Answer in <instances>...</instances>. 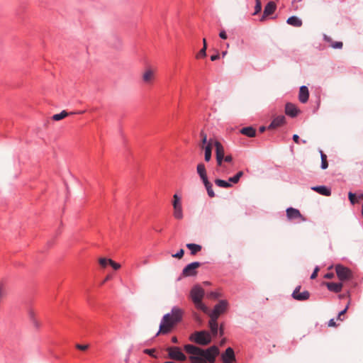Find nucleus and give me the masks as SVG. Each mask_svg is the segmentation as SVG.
Listing matches in <instances>:
<instances>
[{"label":"nucleus","instance_id":"nucleus-1","mask_svg":"<svg viewBox=\"0 0 363 363\" xmlns=\"http://www.w3.org/2000/svg\"><path fill=\"white\" fill-rule=\"evenodd\" d=\"M183 315L184 311L182 309L174 306L170 313L164 314L162 318L156 336L170 333L173 328L182 320Z\"/></svg>","mask_w":363,"mask_h":363},{"label":"nucleus","instance_id":"nucleus-2","mask_svg":"<svg viewBox=\"0 0 363 363\" xmlns=\"http://www.w3.org/2000/svg\"><path fill=\"white\" fill-rule=\"evenodd\" d=\"M205 295L204 289L199 284L194 285L190 290L189 297L195 307L203 313H207L208 307L203 303L202 300Z\"/></svg>","mask_w":363,"mask_h":363},{"label":"nucleus","instance_id":"nucleus-3","mask_svg":"<svg viewBox=\"0 0 363 363\" xmlns=\"http://www.w3.org/2000/svg\"><path fill=\"white\" fill-rule=\"evenodd\" d=\"M189 340L197 345L206 346L211 343L212 338L210 333L207 330H200L191 333Z\"/></svg>","mask_w":363,"mask_h":363},{"label":"nucleus","instance_id":"nucleus-4","mask_svg":"<svg viewBox=\"0 0 363 363\" xmlns=\"http://www.w3.org/2000/svg\"><path fill=\"white\" fill-rule=\"evenodd\" d=\"M184 351L190 354L189 359L191 363H202L204 360L202 359V348L194 345L187 344L184 346Z\"/></svg>","mask_w":363,"mask_h":363},{"label":"nucleus","instance_id":"nucleus-5","mask_svg":"<svg viewBox=\"0 0 363 363\" xmlns=\"http://www.w3.org/2000/svg\"><path fill=\"white\" fill-rule=\"evenodd\" d=\"M215 147H216V158L217 166L221 169V171L223 173H229V171L227 169V167L225 164H223V158L225 156V150L223 145L218 142H215Z\"/></svg>","mask_w":363,"mask_h":363},{"label":"nucleus","instance_id":"nucleus-6","mask_svg":"<svg viewBox=\"0 0 363 363\" xmlns=\"http://www.w3.org/2000/svg\"><path fill=\"white\" fill-rule=\"evenodd\" d=\"M202 359L204 360L202 363H214L216 357L219 354V349L217 346L213 345L206 350L202 349Z\"/></svg>","mask_w":363,"mask_h":363},{"label":"nucleus","instance_id":"nucleus-7","mask_svg":"<svg viewBox=\"0 0 363 363\" xmlns=\"http://www.w3.org/2000/svg\"><path fill=\"white\" fill-rule=\"evenodd\" d=\"M167 357L175 360L183 362L186 359V356L182 352L179 347H169L167 348Z\"/></svg>","mask_w":363,"mask_h":363},{"label":"nucleus","instance_id":"nucleus-8","mask_svg":"<svg viewBox=\"0 0 363 363\" xmlns=\"http://www.w3.org/2000/svg\"><path fill=\"white\" fill-rule=\"evenodd\" d=\"M172 205L174 208L173 216L174 218L182 220L184 217L182 199L177 194L173 196Z\"/></svg>","mask_w":363,"mask_h":363},{"label":"nucleus","instance_id":"nucleus-9","mask_svg":"<svg viewBox=\"0 0 363 363\" xmlns=\"http://www.w3.org/2000/svg\"><path fill=\"white\" fill-rule=\"evenodd\" d=\"M227 306V301L220 300L214 306L213 311L208 314L209 318L218 320V317L226 311Z\"/></svg>","mask_w":363,"mask_h":363},{"label":"nucleus","instance_id":"nucleus-10","mask_svg":"<svg viewBox=\"0 0 363 363\" xmlns=\"http://www.w3.org/2000/svg\"><path fill=\"white\" fill-rule=\"evenodd\" d=\"M201 266L199 262H193L188 264L182 270V275L184 277H194L197 274L196 269Z\"/></svg>","mask_w":363,"mask_h":363},{"label":"nucleus","instance_id":"nucleus-11","mask_svg":"<svg viewBox=\"0 0 363 363\" xmlns=\"http://www.w3.org/2000/svg\"><path fill=\"white\" fill-rule=\"evenodd\" d=\"M336 274L341 281H346L350 279L352 277L351 271L342 265H337L335 267Z\"/></svg>","mask_w":363,"mask_h":363},{"label":"nucleus","instance_id":"nucleus-12","mask_svg":"<svg viewBox=\"0 0 363 363\" xmlns=\"http://www.w3.org/2000/svg\"><path fill=\"white\" fill-rule=\"evenodd\" d=\"M287 218L290 220L294 219H299L301 221L305 222L306 221V218L303 216L299 210L290 207L288 208L286 211Z\"/></svg>","mask_w":363,"mask_h":363},{"label":"nucleus","instance_id":"nucleus-13","mask_svg":"<svg viewBox=\"0 0 363 363\" xmlns=\"http://www.w3.org/2000/svg\"><path fill=\"white\" fill-rule=\"evenodd\" d=\"M221 360L223 363H233L235 362V355L232 347H228L221 354Z\"/></svg>","mask_w":363,"mask_h":363},{"label":"nucleus","instance_id":"nucleus-14","mask_svg":"<svg viewBox=\"0 0 363 363\" xmlns=\"http://www.w3.org/2000/svg\"><path fill=\"white\" fill-rule=\"evenodd\" d=\"M301 286H297L292 294V297L297 301H306L310 297V294L308 291L300 292Z\"/></svg>","mask_w":363,"mask_h":363},{"label":"nucleus","instance_id":"nucleus-15","mask_svg":"<svg viewBox=\"0 0 363 363\" xmlns=\"http://www.w3.org/2000/svg\"><path fill=\"white\" fill-rule=\"evenodd\" d=\"M285 123L284 116H279L274 118L270 125L268 126L269 130L276 129Z\"/></svg>","mask_w":363,"mask_h":363},{"label":"nucleus","instance_id":"nucleus-16","mask_svg":"<svg viewBox=\"0 0 363 363\" xmlns=\"http://www.w3.org/2000/svg\"><path fill=\"white\" fill-rule=\"evenodd\" d=\"M276 9V4L273 1H269L267 3L264 9L263 15L260 19V21H264L265 18L271 14H272Z\"/></svg>","mask_w":363,"mask_h":363},{"label":"nucleus","instance_id":"nucleus-17","mask_svg":"<svg viewBox=\"0 0 363 363\" xmlns=\"http://www.w3.org/2000/svg\"><path fill=\"white\" fill-rule=\"evenodd\" d=\"M309 97V91L306 86H302L300 87L299 94H298V99L301 103H306L308 100Z\"/></svg>","mask_w":363,"mask_h":363},{"label":"nucleus","instance_id":"nucleus-18","mask_svg":"<svg viewBox=\"0 0 363 363\" xmlns=\"http://www.w3.org/2000/svg\"><path fill=\"white\" fill-rule=\"evenodd\" d=\"M285 112L288 116L295 117L299 113V110L294 104L288 103L285 106Z\"/></svg>","mask_w":363,"mask_h":363},{"label":"nucleus","instance_id":"nucleus-19","mask_svg":"<svg viewBox=\"0 0 363 363\" xmlns=\"http://www.w3.org/2000/svg\"><path fill=\"white\" fill-rule=\"evenodd\" d=\"M85 112V111H79L78 112H70V113H68L66 111H61L60 113H57V114H55L52 116V119L54 121H60L64 118H65L66 116H69V115H72V114H82Z\"/></svg>","mask_w":363,"mask_h":363},{"label":"nucleus","instance_id":"nucleus-20","mask_svg":"<svg viewBox=\"0 0 363 363\" xmlns=\"http://www.w3.org/2000/svg\"><path fill=\"white\" fill-rule=\"evenodd\" d=\"M218 320L210 318L208 321V327L210 328V334L213 337L216 336L218 333Z\"/></svg>","mask_w":363,"mask_h":363},{"label":"nucleus","instance_id":"nucleus-21","mask_svg":"<svg viewBox=\"0 0 363 363\" xmlns=\"http://www.w3.org/2000/svg\"><path fill=\"white\" fill-rule=\"evenodd\" d=\"M196 171L202 182L208 179L206 167L203 163L201 162L197 164Z\"/></svg>","mask_w":363,"mask_h":363},{"label":"nucleus","instance_id":"nucleus-22","mask_svg":"<svg viewBox=\"0 0 363 363\" xmlns=\"http://www.w3.org/2000/svg\"><path fill=\"white\" fill-rule=\"evenodd\" d=\"M327 288L330 291H333L335 293H338L341 291L342 289V283H334V282H327L325 284Z\"/></svg>","mask_w":363,"mask_h":363},{"label":"nucleus","instance_id":"nucleus-23","mask_svg":"<svg viewBox=\"0 0 363 363\" xmlns=\"http://www.w3.org/2000/svg\"><path fill=\"white\" fill-rule=\"evenodd\" d=\"M311 189L324 196H330L331 191L325 186H317L311 187Z\"/></svg>","mask_w":363,"mask_h":363},{"label":"nucleus","instance_id":"nucleus-24","mask_svg":"<svg viewBox=\"0 0 363 363\" xmlns=\"http://www.w3.org/2000/svg\"><path fill=\"white\" fill-rule=\"evenodd\" d=\"M186 247L190 250L191 255H195L197 252L201 250V245L195 243H188Z\"/></svg>","mask_w":363,"mask_h":363},{"label":"nucleus","instance_id":"nucleus-25","mask_svg":"<svg viewBox=\"0 0 363 363\" xmlns=\"http://www.w3.org/2000/svg\"><path fill=\"white\" fill-rule=\"evenodd\" d=\"M203 185L205 186V188L207 191V194L210 198L215 197L216 194L213 190V184L208 181V179H206L205 181H203Z\"/></svg>","mask_w":363,"mask_h":363},{"label":"nucleus","instance_id":"nucleus-26","mask_svg":"<svg viewBox=\"0 0 363 363\" xmlns=\"http://www.w3.org/2000/svg\"><path fill=\"white\" fill-rule=\"evenodd\" d=\"M205 154H204V160L206 162H209L211 159V153H212V145L210 142H208L205 147Z\"/></svg>","mask_w":363,"mask_h":363},{"label":"nucleus","instance_id":"nucleus-27","mask_svg":"<svg viewBox=\"0 0 363 363\" xmlns=\"http://www.w3.org/2000/svg\"><path fill=\"white\" fill-rule=\"evenodd\" d=\"M287 23L295 27H301L302 21L296 16H291L287 19Z\"/></svg>","mask_w":363,"mask_h":363},{"label":"nucleus","instance_id":"nucleus-28","mask_svg":"<svg viewBox=\"0 0 363 363\" xmlns=\"http://www.w3.org/2000/svg\"><path fill=\"white\" fill-rule=\"evenodd\" d=\"M215 184L221 188H230L232 186V184L230 183L229 180L225 181L220 179H216L215 180Z\"/></svg>","mask_w":363,"mask_h":363},{"label":"nucleus","instance_id":"nucleus-29","mask_svg":"<svg viewBox=\"0 0 363 363\" xmlns=\"http://www.w3.org/2000/svg\"><path fill=\"white\" fill-rule=\"evenodd\" d=\"M153 77V72L150 69H147L145 71V72L143 74V79L145 83H148L151 81Z\"/></svg>","mask_w":363,"mask_h":363},{"label":"nucleus","instance_id":"nucleus-30","mask_svg":"<svg viewBox=\"0 0 363 363\" xmlns=\"http://www.w3.org/2000/svg\"><path fill=\"white\" fill-rule=\"evenodd\" d=\"M242 175L243 172L242 171H239L235 175L228 179L230 183L237 184Z\"/></svg>","mask_w":363,"mask_h":363},{"label":"nucleus","instance_id":"nucleus-31","mask_svg":"<svg viewBox=\"0 0 363 363\" xmlns=\"http://www.w3.org/2000/svg\"><path fill=\"white\" fill-rule=\"evenodd\" d=\"M321 156V168L325 169L328 167V163L327 161V156L322 151H320Z\"/></svg>","mask_w":363,"mask_h":363},{"label":"nucleus","instance_id":"nucleus-32","mask_svg":"<svg viewBox=\"0 0 363 363\" xmlns=\"http://www.w3.org/2000/svg\"><path fill=\"white\" fill-rule=\"evenodd\" d=\"M206 47H203L200 51L196 54V59H201L203 58L206 56Z\"/></svg>","mask_w":363,"mask_h":363},{"label":"nucleus","instance_id":"nucleus-33","mask_svg":"<svg viewBox=\"0 0 363 363\" xmlns=\"http://www.w3.org/2000/svg\"><path fill=\"white\" fill-rule=\"evenodd\" d=\"M224 162L228 163L229 165L233 167V157H232V155H225L224 158H223V164H224Z\"/></svg>","mask_w":363,"mask_h":363},{"label":"nucleus","instance_id":"nucleus-34","mask_svg":"<svg viewBox=\"0 0 363 363\" xmlns=\"http://www.w3.org/2000/svg\"><path fill=\"white\" fill-rule=\"evenodd\" d=\"M143 352L146 354L150 355L152 357L157 358L155 355L156 350L155 349H145Z\"/></svg>","mask_w":363,"mask_h":363},{"label":"nucleus","instance_id":"nucleus-35","mask_svg":"<svg viewBox=\"0 0 363 363\" xmlns=\"http://www.w3.org/2000/svg\"><path fill=\"white\" fill-rule=\"evenodd\" d=\"M348 198L352 204H354L358 202L355 194H353L352 192H349Z\"/></svg>","mask_w":363,"mask_h":363},{"label":"nucleus","instance_id":"nucleus-36","mask_svg":"<svg viewBox=\"0 0 363 363\" xmlns=\"http://www.w3.org/2000/svg\"><path fill=\"white\" fill-rule=\"evenodd\" d=\"M255 1H256V5L255 6V12H254L253 15H256L262 9V4H261V2L259 1V0H255Z\"/></svg>","mask_w":363,"mask_h":363},{"label":"nucleus","instance_id":"nucleus-37","mask_svg":"<svg viewBox=\"0 0 363 363\" xmlns=\"http://www.w3.org/2000/svg\"><path fill=\"white\" fill-rule=\"evenodd\" d=\"M109 264L113 267V269L118 270L121 268V264L112 260L109 259Z\"/></svg>","mask_w":363,"mask_h":363},{"label":"nucleus","instance_id":"nucleus-38","mask_svg":"<svg viewBox=\"0 0 363 363\" xmlns=\"http://www.w3.org/2000/svg\"><path fill=\"white\" fill-rule=\"evenodd\" d=\"M75 347L77 349V350H82V351H85L87 349H89V345L86 344V345H82V344H77L75 345Z\"/></svg>","mask_w":363,"mask_h":363},{"label":"nucleus","instance_id":"nucleus-39","mask_svg":"<svg viewBox=\"0 0 363 363\" xmlns=\"http://www.w3.org/2000/svg\"><path fill=\"white\" fill-rule=\"evenodd\" d=\"M109 259L106 258H100L99 259V264L102 267H106L108 264H109Z\"/></svg>","mask_w":363,"mask_h":363},{"label":"nucleus","instance_id":"nucleus-40","mask_svg":"<svg viewBox=\"0 0 363 363\" xmlns=\"http://www.w3.org/2000/svg\"><path fill=\"white\" fill-rule=\"evenodd\" d=\"M343 46V43L342 42H333V44H330V47L334 49H341Z\"/></svg>","mask_w":363,"mask_h":363},{"label":"nucleus","instance_id":"nucleus-41","mask_svg":"<svg viewBox=\"0 0 363 363\" xmlns=\"http://www.w3.org/2000/svg\"><path fill=\"white\" fill-rule=\"evenodd\" d=\"M240 133L250 137V126H246L240 130Z\"/></svg>","mask_w":363,"mask_h":363},{"label":"nucleus","instance_id":"nucleus-42","mask_svg":"<svg viewBox=\"0 0 363 363\" xmlns=\"http://www.w3.org/2000/svg\"><path fill=\"white\" fill-rule=\"evenodd\" d=\"M184 250L183 249H180L176 254L173 255L172 257L177 259H181L184 256Z\"/></svg>","mask_w":363,"mask_h":363},{"label":"nucleus","instance_id":"nucleus-43","mask_svg":"<svg viewBox=\"0 0 363 363\" xmlns=\"http://www.w3.org/2000/svg\"><path fill=\"white\" fill-rule=\"evenodd\" d=\"M348 308H349V303L347 305V306L345 307V308L344 310H342V311H340L339 313L338 316H337V320H342L341 317L343 316L346 313Z\"/></svg>","mask_w":363,"mask_h":363},{"label":"nucleus","instance_id":"nucleus-44","mask_svg":"<svg viewBox=\"0 0 363 363\" xmlns=\"http://www.w3.org/2000/svg\"><path fill=\"white\" fill-rule=\"evenodd\" d=\"M224 330H225V328H224V324H223V323H221V324L220 325V326L218 327V334H219V335H220V337H221V336H223V335H224Z\"/></svg>","mask_w":363,"mask_h":363},{"label":"nucleus","instance_id":"nucleus-45","mask_svg":"<svg viewBox=\"0 0 363 363\" xmlns=\"http://www.w3.org/2000/svg\"><path fill=\"white\" fill-rule=\"evenodd\" d=\"M318 271H319V267H316L311 276V279H314L317 277Z\"/></svg>","mask_w":363,"mask_h":363},{"label":"nucleus","instance_id":"nucleus-46","mask_svg":"<svg viewBox=\"0 0 363 363\" xmlns=\"http://www.w3.org/2000/svg\"><path fill=\"white\" fill-rule=\"evenodd\" d=\"M219 37L223 40L227 39L228 36H227V33H226L225 30H220L219 33Z\"/></svg>","mask_w":363,"mask_h":363},{"label":"nucleus","instance_id":"nucleus-47","mask_svg":"<svg viewBox=\"0 0 363 363\" xmlns=\"http://www.w3.org/2000/svg\"><path fill=\"white\" fill-rule=\"evenodd\" d=\"M201 137L202 139V143L206 144L207 143V135L205 133L201 132Z\"/></svg>","mask_w":363,"mask_h":363},{"label":"nucleus","instance_id":"nucleus-48","mask_svg":"<svg viewBox=\"0 0 363 363\" xmlns=\"http://www.w3.org/2000/svg\"><path fill=\"white\" fill-rule=\"evenodd\" d=\"M323 38H324V40H325L326 42H328V43H330V44H333V43L334 42V41L333 40V39H332L330 37H329V36H328V35H324V37H323Z\"/></svg>","mask_w":363,"mask_h":363},{"label":"nucleus","instance_id":"nucleus-49","mask_svg":"<svg viewBox=\"0 0 363 363\" xmlns=\"http://www.w3.org/2000/svg\"><path fill=\"white\" fill-rule=\"evenodd\" d=\"M220 58V55L219 53H216L215 55H213L211 56V61H216L217 60H218Z\"/></svg>","mask_w":363,"mask_h":363},{"label":"nucleus","instance_id":"nucleus-50","mask_svg":"<svg viewBox=\"0 0 363 363\" xmlns=\"http://www.w3.org/2000/svg\"><path fill=\"white\" fill-rule=\"evenodd\" d=\"M328 326L329 327H335L336 326V323L334 320V319H330L328 322Z\"/></svg>","mask_w":363,"mask_h":363},{"label":"nucleus","instance_id":"nucleus-51","mask_svg":"<svg viewBox=\"0 0 363 363\" xmlns=\"http://www.w3.org/2000/svg\"><path fill=\"white\" fill-rule=\"evenodd\" d=\"M293 140L296 143H299V137L298 135H294L293 136Z\"/></svg>","mask_w":363,"mask_h":363},{"label":"nucleus","instance_id":"nucleus-52","mask_svg":"<svg viewBox=\"0 0 363 363\" xmlns=\"http://www.w3.org/2000/svg\"><path fill=\"white\" fill-rule=\"evenodd\" d=\"M333 277H334L333 273H327V274L324 276V277H325V279H332Z\"/></svg>","mask_w":363,"mask_h":363},{"label":"nucleus","instance_id":"nucleus-53","mask_svg":"<svg viewBox=\"0 0 363 363\" xmlns=\"http://www.w3.org/2000/svg\"><path fill=\"white\" fill-rule=\"evenodd\" d=\"M256 135V130L251 127V138H253Z\"/></svg>","mask_w":363,"mask_h":363},{"label":"nucleus","instance_id":"nucleus-54","mask_svg":"<svg viewBox=\"0 0 363 363\" xmlns=\"http://www.w3.org/2000/svg\"><path fill=\"white\" fill-rule=\"evenodd\" d=\"M171 341L173 343H177L178 342V338L176 336H173L171 339Z\"/></svg>","mask_w":363,"mask_h":363},{"label":"nucleus","instance_id":"nucleus-55","mask_svg":"<svg viewBox=\"0 0 363 363\" xmlns=\"http://www.w3.org/2000/svg\"><path fill=\"white\" fill-rule=\"evenodd\" d=\"M203 47H204V48L206 47L207 48V43H206V38L203 39Z\"/></svg>","mask_w":363,"mask_h":363},{"label":"nucleus","instance_id":"nucleus-56","mask_svg":"<svg viewBox=\"0 0 363 363\" xmlns=\"http://www.w3.org/2000/svg\"><path fill=\"white\" fill-rule=\"evenodd\" d=\"M265 129H266V128H265L264 126H261V127L259 128V131H260L261 133H263V132L265 130Z\"/></svg>","mask_w":363,"mask_h":363},{"label":"nucleus","instance_id":"nucleus-57","mask_svg":"<svg viewBox=\"0 0 363 363\" xmlns=\"http://www.w3.org/2000/svg\"><path fill=\"white\" fill-rule=\"evenodd\" d=\"M359 199H363V194H360V195L359 196Z\"/></svg>","mask_w":363,"mask_h":363},{"label":"nucleus","instance_id":"nucleus-58","mask_svg":"<svg viewBox=\"0 0 363 363\" xmlns=\"http://www.w3.org/2000/svg\"><path fill=\"white\" fill-rule=\"evenodd\" d=\"M362 216H363V205H362Z\"/></svg>","mask_w":363,"mask_h":363},{"label":"nucleus","instance_id":"nucleus-59","mask_svg":"<svg viewBox=\"0 0 363 363\" xmlns=\"http://www.w3.org/2000/svg\"><path fill=\"white\" fill-rule=\"evenodd\" d=\"M343 297H344V296H343V295L340 296V298H343Z\"/></svg>","mask_w":363,"mask_h":363},{"label":"nucleus","instance_id":"nucleus-60","mask_svg":"<svg viewBox=\"0 0 363 363\" xmlns=\"http://www.w3.org/2000/svg\"><path fill=\"white\" fill-rule=\"evenodd\" d=\"M225 53H226V52H223V55H225Z\"/></svg>","mask_w":363,"mask_h":363}]
</instances>
